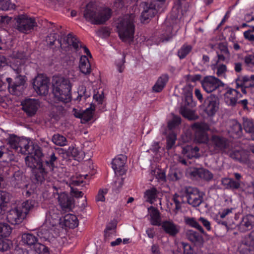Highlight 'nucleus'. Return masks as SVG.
<instances>
[{"instance_id": "1", "label": "nucleus", "mask_w": 254, "mask_h": 254, "mask_svg": "<svg viewBox=\"0 0 254 254\" xmlns=\"http://www.w3.org/2000/svg\"><path fill=\"white\" fill-rule=\"evenodd\" d=\"M176 211L181 209L182 204L188 203L193 207L198 206L203 201V196L198 189L191 187H185L181 189L179 193L173 196Z\"/></svg>"}, {"instance_id": "2", "label": "nucleus", "mask_w": 254, "mask_h": 254, "mask_svg": "<svg viewBox=\"0 0 254 254\" xmlns=\"http://www.w3.org/2000/svg\"><path fill=\"white\" fill-rule=\"evenodd\" d=\"M135 17L134 14H126L119 18L116 22L117 32L123 42L130 43L133 40Z\"/></svg>"}, {"instance_id": "3", "label": "nucleus", "mask_w": 254, "mask_h": 254, "mask_svg": "<svg viewBox=\"0 0 254 254\" xmlns=\"http://www.w3.org/2000/svg\"><path fill=\"white\" fill-rule=\"evenodd\" d=\"M52 84L53 93L57 100L64 103L70 101L72 85L69 79L63 76H54Z\"/></svg>"}, {"instance_id": "4", "label": "nucleus", "mask_w": 254, "mask_h": 254, "mask_svg": "<svg viewBox=\"0 0 254 254\" xmlns=\"http://www.w3.org/2000/svg\"><path fill=\"white\" fill-rule=\"evenodd\" d=\"M112 10L104 8L102 10L98 8L93 2H89L84 10L83 16L88 22L93 24H102L108 20L111 16Z\"/></svg>"}, {"instance_id": "5", "label": "nucleus", "mask_w": 254, "mask_h": 254, "mask_svg": "<svg viewBox=\"0 0 254 254\" xmlns=\"http://www.w3.org/2000/svg\"><path fill=\"white\" fill-rule=\"evenodd\" d=\"M10 67L17 75L13 84L9 87V91L12 94L19 95L25 82V77L20 74L25 69L23 61L21 59H14L11 62Z\"/></svg>"}, {"instance_id": "6", "label": "nucleus", "mask_w": 254, "mask_h": 254, "mask_svg": "<svg viewBox=\"0 0 254 254\" xmlns=\"http://www.w3.org/2000/svg\"><path fill=\"white\" fill-rule=\"evenodd\" d=\"M60 210L55 206H51L46 214V219L38 236L46 239L49 237V230L60 223Z\"/></svg>"}, {"instance_id": "7", "label": "nucleus", "mask_w": 254, "mask_h": 254, "mask_svg": "<svg viewBox=\"0 0 254 254\" xmlns=\"http://www.w3.org/2000/svg\"><path fill=\"white\" fill-rule=\"evenodd\" d=\"M22 154L28 155L25 158L26 164L28 167L35 169L39 167L40 164H43L41 162L43 153L38 145L32 144L28 149L23 150Z\"/></svg>"}, {"instance_id": "8", "label": "nucleus", "mask_w": 254, "mask_h": 254, "mask_svg": "<svg viewBox=\"0 0 254 254\" xmlns=\"http://www.w3.org/2000/svg\"><path fill=\"white\" fill-rule=\"evenodd\" d=\"M209 151L213 154L225 153L229 148V140L220 135L213 134L207 143Z\"/></svg>"}, {"instance_id": "9", "label": "nucleus", "mask_w": 254, "mask_h": 254, "mask_svg": "<svg viewBox=\"0 0 254 254\" xmlns=\"http://www.w3.org/2000/svg\"><path fill=\"white\" fill-rule=\"evenodd\" d=\"M203 90L208 93H212L220 87H224L225 84L214 76H205L201 81Z\"/></svg>"}, {"instance_id": "10", "label": "nucleus", "mask_w": 254, "mask_h": 254, "mask_svg": "<svg viewBox=\"0 0 254 254\" xmlns=\"http://www.w3.org/2000/svg\"><path fill=\"white\" fill-rule=\"evenodd\" d=\"M17 29L21 32L28 33L37 25L35 20L26 15H20L16 18Z\"/></svg>"}, {"instance_id": "11", "label": "nucleus", "mask_w": 254, "mask_h": 254, "mask_svg": "<svg viewBox=\"0 0 254 254\" xmlns=\"http://www.w3.org/2000/svg\"><path fill=\"white\" fill-rule=\"evenodd\" d=\"M192 129L195 132V139L199 143H208V137L206 131L209 129L208 124L205 123H195L192 125Z\"/></svg>"}, {"instance_id": "12", "label": "nucleus", "mask_w": 254, "mask_h": 254, "mask_svg": "<svg viewBox=\"0 0 254 254\" xmlns=\"http://www.w3.org/2000/svg\"><path fill=\"white\" fill-rule=\"evenodd\" d=\"M49 79L42 74L38 75L34 79L33 88L39 95H45L48 94L49 88Z\"/></svg>"}, {"instance_id": "13", "label": "nucleus", "mask_w": 254, "mask_h": 254, "mask_svg": "<svg viewBox=\"0 0 254 254\" xmlns=\"http://www.w3.org/2000/svg\"><path fill=\"white\" fill-rule=\"evenodd\" d=\"M204 111L209 116H213L219 108V99L215 95L211 94L204 101Z\"/></svg>"}, {"instance_id": "14", "label": "nucleus", "mask_w": 254, "mask_h": 254, "mask_svg": "<svg viewBox=\"0 0 254 254\" xmlns=\"http://www.w3.org/2000/svg\"><path fill=\"white\" fill-rule=\"evenodd\" d=\"M10 147L22 153L23 150L28 149L33 143L24 139H20L14 134H11L8 138Z\"/></svg>"}, {"instance_id": "15", "label": "nucleus", "mask_w": 254, "mask_h": 254, "mask_svg": "<svg viewBox=\"0 0 254 254\" xmlns=\"http://www.w3.org/2000/svg\"><path fill=\"white\" fill-rule=\"evenodd\" d=\"M64 42L67 44L69 46H72L74 50L76 52H79L81 49H83V52L89 56L90 58L92 57L89 50L85 46H83L80 41L76 37L73 35L71 33H69L64 38Z\"/></svg>"}, {"instance_id": "16", "label": "nucleus", "mask_w": 254, "mask_h": 254, "mask_svg": "<svg viewBox=\"0 0 254 254\" xmlns=\"http://www.w3.org/2000/svg\"><path fill=\"white\" fill-rule=\"evenodd\" d=\"M22 109L29 117L34 116L39 107V102L35 99L27 98L21 103Z\"/></svg>"}, {"instance_id": "17", "label": "nucleus", "mask_w": 254, "mask_h": 254, "mask_svg": "<svg viewBox=\"0 0 254 254\" xmlns=\"http://www.w3.org/2000/svg\"><path fill=\"white\" fill-rule=\"evenodd\" d=\"M226 91L224 94V102L229 106L235 107L238 104V100L242 97V94L237 89L227 87Z\"/></svg>"}, {"instance_id": "18", "label": "nucleus", "mask_w": 254, "mask_h": 254, "mask_svg": "<svg viewBox=\"0 0 254 254\" xmlns=\"http://www.w3.org/2000/svg\"><path fill=\"white\" fill-rule=\"evenodd\" d=\"M26 217V215L22 212L20 207L11 209L7 215V220L12 225L19 224Z\"/></svg>"}, {"instance_id": "19", "label": "nucleus", "mask_w": 254, "mask_h": 254, "mask_svg": "<svg viewBox=\"0 0 254 254\" xmlns=\"http://www.w3.org/2000/svg\"><path fill=\"white\" fill-rule=\"evenodd\" d=\"M254 227V215L248 214L244 216L237 225L238 230L242 233L251 230Z\"/></svg>"}, {"instance_id": "20", "label": "nucleus", "mask_w": 254, "mask_h": 254, "mask_svg": "<svg viewBox=\"0 0 254 254\" xmlns=\"http://www.w3.org/2000/svg\"><path fill=\"white\" fill-rule=\"evenodd\" d=\"M126 160V157L124 155H119L113 160L112 168L116 173L122 176L126 174L125 165Z\"/></svg>"}, {"instance_id": "21", "label": "nucleus", "mask_w": 254, "mask_h": 254, "mask_svg": "<svg viewBox=\"0 0 254 254\" xmlns=\"http://www.w3.org/2000/svg\"><path fill=\"white\" fill-rule=\"evenodd\" d=\"M227 131L231 137L238 138L242 135V127L241 124L237 120H230L228 123Z\"/></svg>"}, {"instance_id": "22", "label": "nucleus", "mask_w": 254, "mask_h": 254, "mask_svg": "<svg viewBox=\"0 0 254 254\" xmlns=\"http://www.w3.org/2000/svg\"><path fill=\"white\" fill-rule=\"evenodd\" d=\"M58 202L64 211H69L72 209L73 205L72 198L67 193L63 192L58 193Z\"/></svg>"}, {"instance_id": "23", "label": "nucleus", "mask_w": 254, "mask_h": 254, "mask_svg": "<svg viewBox=\"0 0 254 254\" xmlns=\"http://www.w3.org/2000/svg\"><path fill=\"white\" fill-rule=\"evenodd\" d=\"M191 177L199 178L209 181L212 179L213 175L208 170L203 168H193L190 172Z\"/></svg>"}, {"instance_id": "24", "label": "nucleus", "mask_w": 254, "mask_h": 254, "mask_svg": "<svg viewBox=\"0 0 254 254\" xmlns=\"http://www.w3.org/2000/svg\"><path fill=\"white\" fill-rule=\"evenodd\" d=\"M161 225L164 231L170 236H176L180 231V226L171 221H163Z\"/></svg>"}, {"instance_id": "25", "label": "nucleus", "mask_w": 254, "mask_h": 254, "mask_svg": "<svg viewBox=\"0 0 254 254\" xmlns=\"http://www.w3.org/2000/svg\"><path fill=\"white\" fill-rule=\"evenodd\" d=\"M169 80V76L167 73L161 74L157 78L154 85L152 87V92L155 93L161 92L165 87Z\"/></svg>"}, {"instance_id": "26", "label": "nucleus", "mask_w": 254, "mask_h": 254, "mask_svg": "<svg viewBox=\"0 0 254 254\" xmlns=\"http://www.w3.org/2000/svg\"><path fill=\"white\" fill-rule=\"evenodd\" d=\"M231 158L240 162H245L247 160L248 156L245 151L242 150H230L229 148L226 152Z\"/></svg>"}, {"instance_id": "27", "label": "nucleus", "mask_w": 254, "mask_h": 254, "mask_svg": "<svg viewBox=\"0 0 254 254\" xmlns=\"http://www.w3.org/2000/svg\"><path fill=\"white\" fill-rule=\"evenodd\" d=\"M148 211L151 224L153 226H160L161 224V216L158 210L153 206H150L148 208Z\"/></svg>"}, {"instance_id": "28", "label": "nucleus", "mask_w": 254, "mask_h": 254, "mask_svg": "<svg viewBox=\"0 0 254 254\" xmlns=\"http://www.w3.org/2000/svg\"><path fill=\"white\" fill-rule=\"evenodd\" d=\"M49 172L43 164H40L39 167L33 170L34 179L38 184H42L46 180L47 174Z\"/></svg>"}, {"instance_id": "29", "label": "nucleus", "mask_w": 254, "mask_h": 254, "mask_svg": "<svg viewBox=\"0 0 254 254\" xmlns=\"http://www.w3.org/2000/svg\"><path fill=\"white\" fill-rule=\"evenodd\" d=\"M221 185L226 190H237L240 188V183L233 178L225 177L221 179Z\"/></svg>"}, {"instance_id": "30", "label": "nucleus", "mask_w": 254, "mask_h": 254, "mask_svg": "<svg viewBox=\"0 0 254 254\" xmlns=\"http://www.w3.org/2000/svg\"><path fill=\"white\" fill-rule=\"evenodd\" d=\"M79 67L80 72L84 75H89L91 71V66L89 59L86 56H81L80 59Z\"/></svg>"}, {"instance_id": "31", "label": "nucleus", "mask_w": 254, "mask_h": 254, "mask_svg": "<svg viewBox=\"0 0 254 254\" xmlns=\"http://www.w3.org/2000/svg\"><path fill=\"white\" fill-rule=\"evenodd\" d=\"M211 68L215 72L217 76L220 78H226L227 71V65L222 63H212L210 65Z\"/></svg>"}, {"instance_id": "32", "label": "nucleus", "mask_w": 254, "mask_h": 254, "mask_svg": "<svg viewBox=\"0 0 254 254\" xmlns=\"http://www.w3.org/2000/svg\"><path fill=\"white\" fill-rule=\"evenodd\" d=\"M157 10L156 7V4L151 3L150 6L147 7L141 13V21L142 23L147 22V20L153 17L157 13Z\"/></svg>"}, {"instance_id": "33", "label": "nucleus", "mask_w": 254, "mask_h": 254, "mask_svg": "<svg viewBox=\"0 0 254 254\" xmlns=\"http://www.w3.org/2000/svg\"><path fill=\"white\" fill-rule=\"evenodd\" d=\"M187 238L195 245H201L203 242L202 236L193 230H188L186 233Z\"/></svg>"}, {"instance_id": "34", "label": "nucleus", "mask_w": 254, "mask_h": 254, "mask_svg": "<svg viewBox=\"0 0 254 254\" xmlns=\"http://www.w3.org/2000/svg\"><path fill=\"white\" fill-rule=\"evenodd\" d=\"M64 224L66 227L74 229L78 225L77 217L73 214H68L64 217Z\"/></svg>"}, {"instance_id": "35", "label": "nucleus", "mask_w": 254, "mask_h": 254, "mask_svg": "<svg viewBox=\"0 0 254 254\" xmlns=\"http://www.w3.org/2000/svg\"><path fill=\"white\" fill-rule=\"evenodd\" d=\"M68 152L78 161L83 160L85 156L84 152L80 148L70 146L68 149Z\"/></svg>"}, {"instance_id": "36", "label": "nucleus", "mask_w": 254, "mask_h": 254, "mask_svg": "<svg viewBox=\"0 0 254 254\" xmlns=\"http://www.w3.org/2000/svg\"><path fill=\"white\" fill-rule=\"evenodd\" d=\"M57 159L55 153L52 152L49 157H46L44 167L49 172H53L56 168L55 162Z\"/></svg>"}, {"instance_id": "37", "label": "nucleus", "mask_w": 254, "mask_h": 254, "mask_svg": "<svg viewBox=\"0 0 254 254\" xmlns=\"http://www.w3.org/2000/svg\"><path fill=\"white\" fill-rule=\"evenodd\" d=\"M199 150L197 146H187L183 149V152L188 158L191 159L199 157Z\"/></svg>"}, {"instance_id": "38", "label": "nucleus", "mask_w": 254, "mask_h": 254, "mask_svg": "<svg viewBox=\"0 0 254 254\" xmlns=\"http://www.w3.org/2000/svg\"><path fill=\"white\" fill-rule=\"evenodd\" d=\"M95 108L94 106L91 105L89 108H87L84 111H82L81 121L83 124L90 121L93 117Z\"/></svg>"}, {"instance_id": "39", "label": "nucleus", "mask_w": 254, "mask_h": 254, "mask_svg": "<svg viewBox=\"0 0 254 254\" xmlns=\"http://www.w3.org/2000/svg\"><path fill=\"white\" fill-rule=\"evenodd\" d=\"M86 177L84 176H80L79 177L73 176L70 179H68L67 180H64L63 181L65 182L71 188V187L74 188V186H78L82 185L84 182V179Z\"/></svg>"}, {"instance_id": "40", "label": "nucleus", "mask_w": 254, "mask_h": 254, "mask_svg": "<svg viewBox=\"0 0 254 254\" xmlns=\"http://www.w3.org/2000/svg\"><path fill=\"white\" fill-rule=\"evenodd\" d=\"M158 193V191L157 189L155 188H152L145 191L144 193V197L146 199V201L152 204L156 201Z\"/></svg>"}, {"instance_id": "41", "label": "nucleus", "mask_w": 254, "mask_h": 254, "mask_svg": "<svg viewBox=\"0 0 254 254\" xmlns=\"http://www.w3.org/2000/svg\"><path fill=\"white\" fill-rule=\"evenodd\" d=\"M22 241L23 243L29 246L34 245L35 247V245L38 244V239L37 237L30 233L22 235Z\"/></svg>"}, {"instance_id": "42", "label": "nucleus", "mask_w": 254, "mask_h": 254, "mask_svg": "<svg viewBox=\"0 0 254 254\" xmlns=\"http://www.w3.org/2000/svg\"><path fill=\"white\" fill-rule=\"evenodd\" d=\"M52 141L55 144L59 146H66L68 143L66 137L59 133L55 134L52 136Z\"/></svg>"}, {"instance_id": "43", "label": "nucleus", "mask_w": 254, "mask_h": 254, "mask_svg": "<svg viewBox=\"0 0 254 254\" xmlns=\"http://www.w3.org/2000/svg\"><path fill=\"white\" fill-rule=\"evenodd\" d=\"M12 232V228L6 223L0 222V240L8 237Z\"/></svg>"}, {"instance_id": "44", "label": "nucleus", "mask_w": 254, "mask_h": 254, "mask_svg": "<svg viewBox=\"0 0 254 254\" xmlns=\"http://www.w3.org/2000/svg\"><path fill=\"white\" fill-rule=\"evenodd\" d=\"M235 210V208H224L220 209L216 216V220L218 223H220L221 219L225 218L227 216L233 213Z\"/></svg>"}, {"instance_id": "45", "label": "nucleus", "mask_w": 254, "mask_h": 254, "mask_svg": "<svg viewBox=\"0 0 254 254\" xmlns=\"http://www.w3.org/2000/svg\"><path fill=\"white\" fill-rule=\"evenodd\" d=\"M36 205V202L34 200L28 199L22 203L21 211L26 215L32 210Z\"/></svg>"}, {"instance_id": "46", "label": "nucleus", "mask_w": 254, "mask_h": 254, "mask_svg": "<svg viewBox=\"0 0 254 254\" xmlns=\"http://www.w3.org/2000/svg\"><path fill=\"white\" fill-rule=\"evenodd\" d=\"M185 223L188 225L197 229L202 234L204 233V231L202 227L199 224L198 222L194 218H186L185 220Z\"/></svg>"}, {"instance_id": "47", "label": "nucleus", "mask_w": 254, "mask_h": 254, "mask_svg": "<svg viewBox=\"0 0 254 254\" xmlns=\"http://www.w3.org/2000/svg\"><path fill=\"white\" fill-rule=\"evenodd\" d=\"M10 199V194L5 191L0 190V209L2 210Z\"/></svg>"}, {"instance_id": "48", "label": "nucleus", "mask_w": 254, "mask_h": 254, "mask_svg": "<svg viewBox=\"0 0 254 254\" xmlns=\"http://www.w3.org/2000/svg\"><path fill=\"white\" fill-rule=\"evenodd\" d=\"M124 184V178L117 177L112 184V190L116 193L119 192Z\"/></svg>"}, {"instance_id": "49", "label": "nucleus", "mask_w": 254, "mask_h": 254, "mask_svg": "<svg viewBox=\"0 0 254 254\" xmlns=\"http://www.w3.org/2000/svg\"><path fill=\"white\" fill-rule=\"evenodd\" d=\"M191 46L184 45L178 52V55L180 59H184L191 51Z\"/></svg>"}, {"instance_id": "50", "label": "nucleus", "mask_w": 254, "mask_h": 254, "mask_svg": "<svg viewBox=\"0 0 254 254\" xmlns=\"http://www.w3.org/2000/svg\"><path fill=\"white\" fill-rule=\"evenodd\" d=\"M243 243L247 246L250 247H254V230L252 231L245 237Z\"/></svg>"}, {"instance_id": "51", "label": "nucleus", "mask_w": 254, "mask_h": 254, "mask_svg": "<svg viewBox=\"0 0 254 254\" xmlns=\"http://www.w3.org/2000/svg\"><path fill=\"white\" fill-rule=\"evenodd\" d=\"M15 8L14 4L11 2L10 0H0V9L2 10H8Z\"/></svg>"}, {"instance_id": "52", "label": "nucleus", "mask_w": 254, "mask_h": 254, "mask_svg": "<svg viewBox=\"0 0 254 254\" xmlns=\"http://www.w3.org/2000/svg\"><path fill=\"white\" fill-rule=\"evenodd\" d=\"M176 139L177 136L174 133L169 134V135L166 137V148L167 150H170L173 147L175 144Z\"/></svg>"}, {"instance_id": "53", "label": "nucleus", "mask_w": 254, "mask_h": 254, "mask_svg": "<svg viewBox=\"0 0 254 254\" xmlns=\"http://www.w3.org/2000/svg\"><path fill=\"white\" fill-rule=\"evenodd\" d=\"M35 251L39 254H50L48 247L40 243L35 245Z\"/></svg>"}, {"instance_id": "54", "label": "nucleus", "mask_w": 254, "mask_h": 254, "mask_svg": "<svg viewBox=\"0 0 254 254\" xmlns=\"http://www.w3.org/2000/svg\"><path fill=\"white\" fill-rule=\"evenodd\" d=\"M125 58H126V55L124 53L122 56V59L120 60H117L115 63L117 69H118V71L120 73H122L124 71L125 67Z\"/></svg>"}, {"instance_id": "55", "label": "nucleus", "mask_w": 254, "mask_h": 254, "mask_svg": "<svg viewBox=\"0 0 254 254\" xmlns=\"http://www.w3.org/2000/svg\"><path fill=\"white\" fill-rule=\"evenodd\" d=\"M181 119L179 116H174L173 119L168 122V127L170 129H172L181 124Z\"/></svg>"}, {"instance_id": "56", "label": "nucleus", "mask_w": 254, "mask_h": 254, "mask_svg": "<svg viewBox=\"0 0 254 254\" xmlns=\"http://www.w3.org/2000/svg\"><path fill=\"white\" fill-rule=\"evenodd\" d=\"M169 177L172 181H176L180 179L182 175L179 171L172 170L169 172Z\"/></svg>"}, {"instance_id": "57", "label": "nucleus", "mask_w": 254, "mask_h": 254, "mask_svg": "<svg viewBox=\"0 0 254 254\" xmlns=\"http://www.w3.org/2000/svg\"><path fill=\"white\" fill-rule=\"evenodd\" d=\"M180 114L185 118L191 119L192 115L191 111L185 107H181L180 110Z\"/></svg>"}, {"instance_id": "58", "label": "nucleus", "mask_w": 254, "mask_h": 254, "mask_svg": "<svg viewBox=\"0 0 254 254\" xmlns=\"http://www.w3.org/2000/svg\"><path fill=\"white\" fill-rule=\"evenodd\" d=\"M154 175L156 178L159 181H164L166 179L165 173L160 169H157L153 171Z\"/></svg>"}, {"instance_id": "59", "label": "nucleus", "mask_w": 254, "mask_h": 254, "mask_svg": "<svg viewBox=\"0 0 254 254\" xmlns=\"http://www.w3.org/2000/svg\"><path fill=\"white\" fill-rule=\"evenodd\" d=\"M216 57L213 59L211 63H221V62H224L226 60V55L225 54L220 53L219 52H216Z\"/></svg>"}, {"instance_id": "60", "label": "nucleus", "mask_w": 254, "mask_h": 254, "mask_svg": "<svg viewBox=\"0 0 254 254\" xmlns=\"http://www.w3.org/2000/svg\"><path fill=\"white\" fill-rule=\"evenodd\" d=\"M182 245L184 249L183 254H196L189 244L183 242Z\"/></svg>"}, {"instance_id": "61", "label": "nucleus", "mask_w": 254, "mask_h": 254, "mask_svg": "<svg viewBox=\"0 0 254 254\" xmlns=\"http://www.w3.org/2000/svg\"><path fill=\"white\" fill-rule=\"evenodd\" d=\"M107 189H100L96 196V200L97 201H104L105 199V195L107 194Z\"/></svg>"}, {"instance_id": "62", "label": "nucleus", "mask_w": 254, "mask_h": 254, "mask_svg": "<svg viewBox=\"0 0 254 254\" xmlns=\"http://www.w3.org/2000/svg\"><path fill=\"white\" fill-rule=\"evenodd\" d=\"M244 36L245 39L254 44V34L252 31L247 30L244 32Z\"/></svg>"}, {"instance_id": "63", "label": "nucleus", "mask_w": 254, "mask_h": 254, "mask_svg": "<svg viewBox=\"0 0 254 254\" xmlns=\"http://www.w3.org/2000/svg\"><path fill=\"white\" fill-rule=\"evenodd\" d=\"M198 221L203 225V226L208 231H211L212 229L211 224L207 219L202 217H200L198 219Z\"/></svg>"}, {"instance_id": "64", "label": "nucleus", "mask_w": 254, "mask_h": 254, "mask_svg": "<svg viewBox=\"0 0 254 254\" xmlns=\"http://www.w3.org/2000/svg\"><path fill=\"white\" fill-rule=\"evenodd\" d=\"M244 61L248 65H253L254 66V54L248 55L245 57Z\"/></svg>"}]
</instances>
